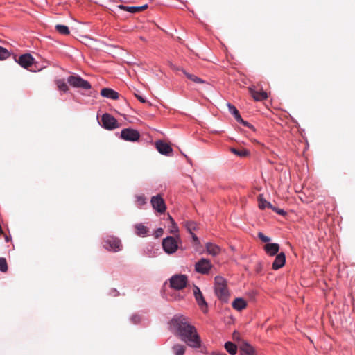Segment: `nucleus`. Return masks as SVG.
I'll list each match as a JSON object with an SVG mask.
<instances>
[{
    "label": "nucleus",
    "instance_id": "obj_1",
    "mask_svg": "<svg viewBox=\"0 0 355 355\" xmlns=\"http://www.w3.org/2000/svg\"><path fill=\"white\" fill-rule=\"evenodd\" d=\"M172 333L189 347L200 348L201 339L194 326L183 315H175L169 322Z\"/></svg>",
    "mask_w": 355,
    "mask_h": 355
},
{
    "label": "nucleus",
    "instance_id": "obj_2",
    "mask_svg": "<svg viewBox=\"0 0 355 355\" xmlns=\"http://www.w3.org/2000/svg\"><path fill=\"white\" fill-rule=\"evenodd\" d=\"M214 290L216 296L220 300L224 302H227L229 291L227 287V282L223 277L220 276L215 277Z\"/></svg>",
    "mask_w": 355,
    "mask_h": 355
},
{
    "label": "nucleus",
    "instance_id": "obj_3",
    "mask_svg": "<svg viewBox=\"0 0 355 355\" xmlns=\"http://www.w3.org/2000/svg\"><path fill=\"white\" fill-rule=\"evenodd\" d=\"M180 241V236L175 237L168 236L163 239L162 246L166 253L171 254L175 253L178 248V242Z\"/></svg>",
    "mask_w": 355,
    "mask_h": 355
},
{
    "label": "nucleus",
    "instance_id": "obj_4",
    "mask_svg": "<svg viewBox=\"0 0 355 355\" xmlns=\"http://www.w3.org/2000/svg\"><path fill=\"white\" fill-rule=\"evenodd\" d=\"M187 277L184 275H175L170 279L171 286L175 290H181L186 287Z\"/></svg>",
    "mask_w": 355,
    "mask_h": 355
},
{
    "label": "nucleus",
    "instance_id": "obj_5",
    "mask_svg": "<svg viewBox=\"0 0 355 355\" xmlns=\"http://www.w3.org/2000/svg\"><path fill=\"white\" fill-rule=\"evenodd\" d=\"M103 246L105 249L114 252L120 251L122 248L120 239L114 236H108L104 241Z\"/></svg>",
    "mask_w": 355,
    "mask_h": 355
},
{
    "label": "nucleus",
    "instance_id": "obj_6",
    "mask_svg": "<svg viewBox=\"0 0 355 355\" xmlns=\"http://www.w3.org/2000/svg\"><path fill=\"white\" fill-rule=\"evenodd\" d=\"M67 81L71 86L75 87H80L84 89H89L91 88L90 83L80 76H71L68 78Z\"/></svg>",
    "mask_w": 355,
    "mask_h": 355
},
{
    "label": "nucleus",
    "instance_id": "obj_7",
    "mask_svg": "<svg viewBox=\"0 0 355 355\" xmlns=\"http://www.w3.org/2000/svg\"><path fill=\"white\" fill-rule=\"evenodd\" d=\"M150 203L153 208L159 213L163 214L166 211V207L165 202L159 194L153 196L150 200Z\"/></svg>",
    "mask_w": 355,
    "mask_h": 355
},
{
    "label": "nucleus",
    "instance_id": "obj_8",
    "mask_svg": "<svg viewBox=\"0 0 355 355\" xmlns=\"http://www.w3.org/2000/svg\"><path fill=\"white\" fill-rule=\"evenodd\" d=\"M121 137L125 141H136L139 140L140 134L137 130L125 128L121 132Z\"/></svg>",
    "mask_w": 355,
    "mask_h": 355
},
{
    "label": "nucleus",
    "instance_id": "obj_9",
    "mask_svg": "<svg viewBox=\"0 0 355 355\" xmlns=\"http://www.w3.org/2000/svg\"><path fill=\"white\" fill-rule=\"evenodd\" d=\"M193 295L198 304L200 307L202 312L205 313H207V303L206 302L200 288L196 286H194L193 287Z\"/></svg>",
    "mask_w": 355,
    "mask_h": 355
},
{
    "label": "nucleus",
    "instance_id": "obj_10",
    "mask_svg": "<svg viewBox=\"0 0 355 355\" xmlns=\"http://www.w3.org/2000/svg\"><path fill=\"white\" fill-rule=\"evenodd\" d=\"M101 121L103 126L107 130H112L119 126L116 119L107 113L103 114Z\"/></svg>",
    "mask_w": 355,
    "mask_h": 355
},
{
    "label": "nucleus",
    "instance_id": "obj_11",
    "mask_svg": "<svg viewBox=\"0 0 355 355\" xmlns=\"http://www.w3.org/2000/svg\"><path fill=\"white\" fill-rule=\"evenodd\" d=\"M211 267L212 265L209 260L202 258L196 263L195 270L199 273L207 274Z\"/></svg>",
    "mask_w": 355,
    "mask_h": 355
},
{
    "label": "nucleus",
    "instance_id": "obj_12",
    "mask_svg": "<svg viewBox=\"0 0 355 355\" xmlns=\"http://www.w3.org/2000/svg\"><path fill=\"white\" fill-rule=\"evenodd\" d=\"M155 146L158 152L164 155H169L173 152L171 146L162 140H158L155 142Z\"/></svg>",
    "mask_w": 355,
    "mask_h": 355
},
{
    "label": "nucleus",
    "instance_id": "obj_13",
    "mask_svg": "<svg viewBox=\"0 0 355 355\" xmlns=\"http://www.w3.org/2000/svg\"><path fill=\"white\" fill-rule=\"evenodd\" d=\"M34 62V58L29 53H26L19 56L17 62L20 66L25 69H28L31 67Z\"/></svg>",
    "mask_w": 355,
    "mask_h": 355
},
{
    "label": "nucleus",
    "instance_id": "obj_14",
    "mask_svg": "<svg viewBox=\"0 0 355 355\" xmlns=\"http://www.w3.org/2000/svg\"><path fill=\"white\" fill-rule=\"evenodd\" d=\"M286 262V256L284 252L277 254L275 261L272 263V268L273 270H277L282 268Z\"/></svg>",
    "mask_w": 355,
    "mask_h": 355
},
{
    "label": "nucleus",
    "instance_id": "obj_15",
    "mask_svg": "<svg viewBox=\"0 0 355 355\" xmlns=\"http://www.w3.org/2000/svg\"><path fill=\"white\" fill-rule=\"evenodd\" d=\"M241 355H257L254 348L248 343H243L239 347Z\"/></svg>",
    "mask_w": 355,
    "mask_h": 355
},
{
    "label": "nucleus",
    "instance_id": "obj_16",
    "mask_svg": "<svg viewBox=\"0 0 355 355\" xmlns=\"http://www.w3.org/2000/svg\"><path fill=\"white\" fill-rule=\"evenodd\" d=\"M249 92L254 100L256 101H263L267 99L268 97V94L263 90L256 91L253 88L250 87L249 88Z\"/></svg>",
    "mask_w": 355,
    "mask_h": 355
},
{
    "label": "nucleus",
    "instance_id": "obj_17",
    "mask_svg": "<svg viewBox=\"0 0 355 355\" xmlns=\"http://www.w3.org/2000/svg\"><path fill=\"white\" fill-rule=\"evenodd\" d=\"M118 8L121 10H125V11H128L131 13H136V12H139L144 11V10H146L148 8V5L145 4L142 6H130V7L125 6L123 5H119V6H118Z\"/></svg>",
    "mask_w": 355,
    "mask_h": 355
},
{
    "label": "nucleus",
    "instance_id": "obj_18",
    "mask_svg": "<svg viewBox=\"0 0 355 355\" xmlns=\"http://www.w3.org/2000/svg\"><path fill=\"white\" fill-rule=\"evenodd\" d=\"M101 94L105 98L116 100L119 97V94L116 91L110 88H103L101 91Z\"/></svg>",
    "mask_w": 355,
    "mask_h": 355
},
{
    "label": "nucleus",
    "instance_id": "obj_19",
    "mask_svg": "<svg viewBox=\"0 0 355 355\" xmlns=\"http://www.w3.org/2000/svg\"><path fill=\"white\" fill-rule=\"evenodd\" d=\"M266 252L270 256L277 254L279 250V245L277 243H267L263 246Z\"/></svg>",
    "mask_w": 355,
    "mask_h": 355
},
{
    "label": "nucleus",
    "instance_id": "obj_20",
    "mask_svg": "<svg viewBox=\"0 0 355 355\" xmlns=\"http://www.w3.org/2000/svg\"><path fill=\"white\" fill-rule=\"evenodd\" d=\"M205 248L207 252L212 256H216L220 252V247L212 243H207Z\"/></svg>",
    "mask_w": 355,
    "mask_h": 355
},
{
    "label": "nucleus",
    "instance_id": "obj_21",
    "mask_svg": "<svg viewBox=\"0 0 355 355\" xmlns=\"http://www.w3.org/2000/svg\"><path fill=\"white\" fill-rule=\"evenodd\" d=\"M246 306L247 303L243 298H236L232 302V307L237 311L244 309Z\"/></svg>",
    "mask_w": 355,
    "mask_h": 355
},
{
    "label": "nucleus",
    "instance_id": "obj_22",
    "mask_svg": "<svg viewBox=\"0 0 355 355\" xmlns=\"http://www.w3.org/2000/svg\"><path fill=\"white\" fill-rule=\"evenodd\" d=\"M136 230V234L138 236H145L148 234V229L147 227L144 226V225L139 223L137 224L135 226Z\"/></svg>",
    "mask_w": 355,
    "mask_h": 355
},
{
    "label": "nucleus",
    "instance_id": "obj_23",
    "mask_svg": "<svg viewBox=\"0 0 355 355\" xmlns=\"http://www.w3.org/2000/svg\"><path fill=\"white\" fill-rule=\"evenodd\" d=\"M225 349L231 355H235L237 352L238 347L232 342L228 341L225 343Z\"/></svg>",
    "mask_w": 355,
    "mask_h": 355
},
{
    "label": "nucleus",
    "instance_id": "obj_24",
    "mask_svg": "<svg viewBox=\"0 0 355 355\" xmlns=\"http://www.w3.org/2000/svg\"><path fill=\"white\" fill-rule=\"evenodd\" d=\"M186 347L181 344H175L172 347V351L175 355H184Z\"/></svg>",
    "mask_w": 355,
    "mask_h": 355
},
{
    "label": "nucleus",
    "instance_id": "obj_25",
    "mask_svg": "<svg viewBox=\"0 0 355 355\" xmlns=\"http://www.w3.org/2000/svg\"><path fill=\"white\" fill-rule=\"evenodd\" d=\"M230 150L232 153L240 157H245L248 156L250 154L249 151L245 148L236 149L234 148H232Z\"/></svg>",
    "mask_w": 355,
    "mask_h": 355
},
{
    "label": "nucleus",
    "instance_id": "obj_26",
    "mask_svg": "<svg viewBox=\"0 0 355 355\" xmlns=\"http://www.w3.org/2000/svg\"><path fill=\"white\" fill-rule=\"evenodd\" d=\"M227 106L228 107L229 112L234 116L236 121L241 120V116L239 114V110L236 108L235 106L230 103H227Z\"/></svg>",
    "mask_w": 355,
    "mask_h": 355
},
{
    "label": "nucleus",
    "instance_id": "obj_27",
    "mask_svg": "<svg viewBox=\"0 0 355 355\" xmlns=\"http://www.w3.org/2000/svg\"><path fill=\"white\" fill-rule=\"evenodd\" d=\"M55 83L57 87L59 90L62 91L64 92H66L68 91L69 87L64 80H62V79L55 80Z\"/></svg>",
    "mask_w": 355,
    "mask_h": 355
},
{
    "label": "nucleus",
    "instance_id": "obj_28",
    "mask_svg": "<svg viewBox=\"0 0 355 355\" xmlns=\"http://www.w3.org/2000/svg\"><path fill=\"white\" fill-rule=\"evenodd\" d=\"M181 71L183 72V73L186 76V77L187 78H189V80H192L193 82L196 83H204L203 80H202L201 78L196 76L195 75L191 74L189 73H187L184 69H182Z\"/></svg>",
    "mask_w": 355,
    "mask_h": 355
},
{
    "label": "nucleus",
    "instance_id": "obj_29",
    "mask_svg": "<svg viewBox=\"0 0 355 355\" xmlns=\"http://www.w3.org/2000/svg\"><path fill=\"white\" fill-rule=\"evenodd\" d=\"M55 28L59 33L64 35H69V33H70L69 28L64 25L57 24L55 26Z\"/></svg>",
    "mask_w": 355,
    "mask_h": 355
},
{
    "label": "nucleus",
    "instance_id": "obj_30",
    "mask_svg": "<svg viewBox=\"0 0 355 355\" xmlns=\"http://www.w3.org/2000/svg\"><path fill=\"white\" fill-rule=\"evenodd\" d=\"M259 207L261 209H265L266 207L270 208L272 207V205L268 202L266 200L263 199L261 196H259Z\"/></svg>",
    "mask_w": 355,
    "mask_h": 355
},
{
    "label": "nucleus",
    "instance_id": "obj_31",
    "mask_svg": "<svg viewBox=\"0 0 355 355\" xmlns=\"http://www.w3.org/2000/svg\"><path fill=\"white\" fill-rule=\"evenodd\" d=\"M168 218L171 223V225L169 227V232L172 234H176L179 231L178 227L171 216H168Z\"/></svg>",
    "mask_w": 355,
    "mask_h": 355
},
{
    "label": "nucleus",
    "instance_id": "obj_32",
    "mask_svg": "<svg viewBox=\"0 0 355 355\" xmlns=\"http://www.w3.org/2000/svg\"><path fill=\"white\" fill-rule=\"evenodd\" d=\"M184 226L190 234H192L193 231L196 230L197 228V225L193 221L186 222Z\"/></svg>",
    "mask_w": 355,
    "mask_h": 355
},
{
    "label": "nucleus",
    "instance_id": "obj_33",
    "mask_svg": "<svg viewBox=\"0 0 355 355\" xmlns=\"http://www.w3.org/2000/svg\"><path fill=\"white\" fill-rule=\"evenodd\" d=\"M136 203L138 207H141L146 203V198L144 195L136 196Z\"/></svg>",
    "mask_w": 355,
    "mask_h": 355
},
{
    "label": "nucleus",
    "instance_id": "obj_34",
    "mask_svg": "<svg viewBox=\"0 0 355 355\" xmlns=\"http://www.w3.org/2000/svg\"><path fill=\"white\" fill-rule=\"evenodd\" d=\"M0 271L6 272L8 271L7 261L3 257H0Z\"/></svg>",
    "mask_w": 355,
    "mask_h": 355
},
{
    "label": "nucleus",
    "instance_id": "obj_35",
    "mask_svg": "<svg viewBox=\"0 0 355 355\" xmlns=\"http://www.w3.org/2000/svg\"><path fill=\"white\" fill-rule=\"evenodd\" d=\"M10 55L9 51L6 49L0 46V60L6 59L10 56Z\"/></svg>",
    "mask_w": 355,
    "mask_h": 355
},
{
    "label": "nucleus",
    "instance_id": "obj_36",
    "mask_svg": "<svg viewBox=\"0 0 355 355\" xmlns=\"http://www.w3.org/2000/svg\"><path fill=\"white\" fill-rule=\"evenodd\" d=\"M258 237L263 243H268L270 241V238L264 235L262 232L258 233Z\"/></svg>",
    "mask_w": 355,
    "mask_h": 355
},
{
    "label": "nucleus",
    "instance_id": "obj_37",
    "mask_svg": "<svg viewBox=\"0 0 355 355\" xmlns=\"http://www.w3.org/2000/svg\"><path fill=\"white\" fill-rule=\"evenodd\" d=\"M236 121L239 123L243 124L244 126H246V127L254 130V126L252 125H251L250 123H249L248 122L244 121L242 118H241V120H238Z\"/></svg>",
    "mask_w": 355,
    "mask_h": 355
},
{
    "label": "nucleus",
    "instance_id": "obj_38",
    "mask_svg": "<svg viewBox=\"0 0 355 355\" xmlns=\"http://www.w3.org/2000/svg\"><path fill=\"white\" fill-rule=\"evenodd\" d=\"M270 209L273 210L275 212L279 214V215H282V216L286 215V211H284L283 209H278L272 205V207H270Z\"/></svg>",
    "mask_w": 355,
    "mask_h": 355
},
{
    "label": "nucleus",
    "instance_id": "obj_39",
    "mask_svg": "<svg viewBox=\"0 0 355 355\" xmlns=\"http://www.w3.org/2000/svg\"><path fill=\"white\" fill-rule=\"evenodd\" d=\"M164 230L162 228H158L155 232V236L159 237L162 235Z\"/></svg>",
    "mask_w": 355,
    "mask_h": 355
},
{
    "label": "nucleus",
    "instance_id": "obj_40",
    "mask_svg": "<svg viewBox=\"0 0 355 355\" xmlns=\"http://www.w3.org/2000/svg\"><path fill=\"white\" fill-rule=\"evenodd\" d=\"M136 98L141 102V103H146V101L141 96L135 94Z\"/></svg>",
    "mask_w": 355,
    "mask_h": 355
},
{
    "label": "nucleus",
    "instance_id": "obj_41",
    "mask_svg": "<svg viewBox=\"0 0 355 355\" xmlns=\"http://www.w3.org/2000/svg\"><path fill=\"white\" fill-rule=\"evenodd\" d=\"M191 236L193 238V241L196 242V243H198V239L196 236V235L194 234L193 233L191 234Z\"/></svg>",
    "mask_w": 355,
    "mask_h": 355
},
{
    "label": "nucleus",
    "instance_id": "obj_42",
    "mask_svg": "<svg viewBox=\"0 0 355 355\" xmlns=\"http://www.w3.org/2000/svg\"><path fill=\"white\" fill-rule=\"evenodd\" d=\"M212 355H227V354L224 352H214L212 354Z\"/></svg>",
    "mask_w": 355,
    "mask_h": 355
},
{
    "label": "nucleus",
    "instance_id": "obj_43",
    "mask_svg": "<svg viewBox=\"0 0 355 355\" xmlns=\"http://www.w3.org/2000/svg\"><path fill=\"white\" fill-rule=\"evenodd\" d=\"M261 265H260V264H259V265L257 266V267L256 270H257V272H259L261 271Z\"/></svg>",
    "mask_w": 355,
    "mask_h": 355
}]
</instances>
